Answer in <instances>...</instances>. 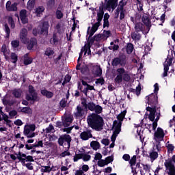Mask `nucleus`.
I'll list each match as a JSON object with an SVG mask.
<instances>
[{
	"instance_id": "obj_1",
	"label": "nucleus",
	"mask_w": 175,
	"mask_h": 175,
	"mask_svg": "<svg viewBox=\"0 0 175 175\" xmlns=\"http://www.w3.org/2000/svg\"><path fill=\"white\" fill-rule=\"evenodd\" d=\"M122 66L119 68H117L116 72L117 76L115 78L116 83H122V81L126 82H129L131 81V75L129 73V71L125 70L124 66L126 64V56L124 55L123 56H120V57H114L111 62V65L113 67H116L117 66Z\"/></svg>"
},
{
	"instance_id": "obj_2",
	"label": "nucleus",
	"mask_w": 175,
	"mask_h": 175,
	"mask_svg": "<svg viewBox=\"0 0 175 175\" xmlns=\"http://www.w3.org/2000/svg\"><path fill=\"white\" fill-rule=\"evenodd\" d=\"M87 122L88 126L91 127V129H93V130H96V131L103 130L96 111L92 112V113H90V115L88 116Z\"/></svg>"
},
{
	"instance_id": "obj_3",
	"label": "nucleus",
	"mask_w": 175,
	"mask_h": 175,
	"mask_svg": "<svg viewBox=\"0 0 175 175\" xmlns=\"http://www.w3.org/2000/svg\"><path fill=\"white\" fill-rule=\"evenodd\" d=\"M90 111H94L96 112L98 120L101 126V128L103 129V126L105 124V120L103 116L100 115V113H102L103 111V107H101V105H100L99 104H95V103H93V101H91V103L90 104Z\"/></svg>"
},
{
	"instance_id": "obj_4",
	"label": "nucleus",
	"mask_w": 175,
	"mask_h": 175,
	"mask_svg": "<svg viewBox=\"0 0 175 175\" xmlns=\"http://www.w3.org/2000/svg\"><path fill=\"white\" fill-rule=\"evenodd\" d=\"M165 170L167 171L168 175H175V154L172 157L166 159L164 162Z\"/></svg>"
},
{
	"instance_id": "obj_5",
	"label": "nucleus",
	"mask_w": 175,
	"mask_h": 175,
	"mask_svg": "<svg viewBox=\"0 0 175 175\" xmlns=\"http://www.w3.org/2000/svg\"><path fill=\"white\" fill-rule=\"evenodd\" d=\"M60 146H64V145H68V149L70 148V143L72 142V137L69 134H62L58 138L57 141Z\"/></svg>"
},
{
	"instance_id": "obj_6",
	"label": "nucleus",
	"mask_w": 175,
	"mask_h": 175,
	"mask_svg": "<svg viewBox=\"0 0 175 175\" xmlns=\"http://www.w3.org/2000/svg\"><path fill=\"white\" fill-rule=\"evenodd\" d=\"M26 98L29 101H38V94L33 85H29V93H27Z\"/></svg>"
},
{
	"instance_id": "obj_7",
	"label": "nucleus",
	"mask_w": 175,
	"mask_h": 175,
	"mask_svg": "<svg viewBox=\"0 0 175 175\" xmlns=\"http://www.w3.org/2000/svg\"><path fill=\"white\" fill-rule=\"evenodd\" d=\"M17 158L19 161L21 162L23 165H25L26 161H34L33 156H31V154H28L27 156L26 153H23L22 152H21V150H19L17 154Z\"/></svg>"
},
{
	"instance_id": "obj_8",
	"label": "nucleus",
	"mask_w": 175,
	"mask_h": 175,
	"mask_svg": "<svg viewBox=\"0 0 175 175\" xmlns=\"http://www.w3.org/2000/svg\"><path fill=\"white\" fill-rule=\"evenodd\" d=\"M146 98L148 99L147 103L148 105H150L152 108H155L157 111V105L159 103L157 94H155V93H151L149 96H146Z\"/></svg>"
},
{
	"instance_id": "obj_9",
	"label": "nucleus",
	"mask_w": 175,
	"mask_h": 175,
	"mask_svg": "<svg viewBox=\"0 0 175 175\" xmlns=\"http://www.w3.org/2000/svg\"><path fill=\"white\" fill-rule=\"evenodd\" d=\"M18 3L14 2L12 3V1H10V0H8L5 4L6 11H8V12H15L18 11Z\"/></svg>"
},
{
	"instance_id": "obj_10",
	"label": "nucleus",
	"mask_w": 175,
	"mask_h": 175,
	"mask_svg": "<svg viewBox=\"0 0 175 175\" xmlns=\"http://www.w3.org/2000/svg\"><path fill=\"white\" fill-rule=\"evenodd\" d=\"M92 130L90 129L85 130V131H82L80 133V138L83 141H87L90 138H92Z\"/></svg>"
},
{
	"instance_id": "obj_11",
	"label": "nucleus",
	"mask_w": 175,
	"mask_h": 175,
	"mask_svg": "<svg viewBox=\"0 0 175 175\" xmlns=\"http://www.w3.org/2000/svg\"><path fill=\"white\" fill-rule=\"evenodd\" d=\"M118 5V0H109L108 1H107L106 10H107L108 11H111V8L112 11H114Z\"/></svg>"
},
{
	"instance_id": "obj_12",
	"label": "nucleus",
	"mask_w": 175,
	"mask_h": 175,
	"mask_svg": "<svg viewBox=\"0 0 175 175\" xmlns=\"http://www.w3.org/2000/svg\"><path fill=\"white\" fill-rule=\"evenodd\" d=\"M50 27V23L49 21H44L42 23V26L40 27V34H49V29Z\"/></svg>"
},
{
	"instance_id": "obj_13",
	"label": "nucleus",
	"mask_w": 175,
	"mask_h": 175,
	"mask_svg": "<svg viewBox=\"0 0 175 175\" xmlns=\"http://www.w3.org/2000/svg\"><path fill=\"white\" fill-rule=\"evenodd\" d=\"M154 137L158 138L159 139H160V141L163 139L165 137V132L163 129H162L161 127H157V130L154 131Z\"/></svg>"
},
{
	"instance_id": "obj_14",
	"label": "nucleus",
	"mask_w": 175,
	"mask_h": 175,
	"mask_svg": "<svg viewBox=\"0 0 175 175\" xmlns=\"http://www.w3.org/2000/svg\"><path fill=\"white\" fill-rule=\"evenodd\" d=\"M27 36H28V30L27 29L23 28L21 29L20 33V39L24 44L27 42Z\"/></svg>"
},
{
	"instance_id": "obj_15",
	"label": "nucleus",
	"mask_w": 175,
	"mask_h": 175,
	"mask_svg": "<svg viewBox=\"0 0 175 175\" xmlns=\"http://www.w3.org/2000/svg\"><path fill=\"white\" fill-rule=\"evenodd\" d=\"M146 111H149L150 113L148 116V118L150 120L154 122V120L155 119V115H156V108H152L151 106L146 107Z\"/></svg>"
},
{
	"instance_id": "obj_16",
	"label": "nucleus",
	"mask_w": 175,
	"mask_h": 175,
	"mask_svg": "<svg viewBox=\"0 0 175 175\" xmlns=\"http://www.w3.org/2000/svg\"><path fill=\"white\" fill-rule=\"evenodd\" d=\"M85 113L84 108H83L80 105L77 106L76 112L74 113V115L76 118H83Z\"/></svg>"
},
{
	"instance_id": "obj_17",
	"label": "nucleus",
	"mask_w": 175,
	"mask_h": 175,
	"mask_svg": "<svg viewBox=\"0 0 175 175\" xmlns=\"http://www.w3.org/2000/svg\"><path fill=\"white\" fill-rule=\"evenodd\" d=\"M37 44H38L37 38H30V40H29V41H27V49L31 51V49H33V46Z\"/></svg>"
},
{
	"instance_id": "obj_18",
	"label": "nucleus",
	"mask_w": 175,
	"mask_h": 175,
	"mask_svg": "<svg viewBox=\"0 0 175 175\" xmlns=\"http://www.w3.org/2000/svg\"><path fill=\"white\" fill-rule=\"evenodd\" d=\"M23 133L27 137V138H32V137H35L36 135V133L34 132L30 133V124L24 127Z\"/></svg>"
},
{
	"instance_id": "obj_19",
	"label": "nucleus",
	"mask_w": 175,
	"mask_h": 175,
	"mask_svg": "<svg viewBox=\"0 0 175 175\" xmlns=\"http://www.w3.org/2000/svg\"><path fill=\"white\" fill-rule=\"evenodd\" d=\"M142 22L146 26V28L148 29V31H149L151 29V21L149 18V16H147L145 15V16H142Z\"/></svg>"
},
{
	"instance_id": "obj_20",
	"label": "nucleus",
	"mask_w": 175,
	"mask_h": 175,
	"mask_svg": "<svg viewBox=\"0 0 175 175\" xmlns=\"http://www.w3.org/2000/svg\"><path fill=\"white\" fill-rule=\"evenodd\" d=\"M81 105L83 107L84 111H85V109H90V111H91L90 104L92 101H90L89 103H88L87 98H85V97H81Z\"/></svg>"
},
{
	"instance_id": "obj_21",
	"label": "nucleus",
	"mask_w": 175,
	"mask_h": 175,
	"mask_svg": "<svg viewBox=\"0 0 175 175\" xmlns=\"http://www.w3.org/2000/svg\"><path fill=\"white\" fill-rule=\"evenodd\" d=\"M40 92L41 94H42V96H45L47 98H52L54 96V93L50 90H47V89H41Z\"/></svg>"
},
{
	"instance_id": "obj_22",
	"label": "nucleus",
	"mask_w": 175,
	"mask_h": 175,
	"mask_svg": "<svg viewBox=\"0 0 175 175\" xmlns=\"http://www.w3.org/2000/svg\"><path fill=\"white\" fill-rule=\"evenodd\" d=\"M49 42L52 45H57L58 42H59V38H58L57 33H53V37L50 38Z\"/></svg>"
},
{
	"instance_id": "obj_23",
	"label": "nucleus",
	"mask_w": 175,
	"mask_h": 175,
	"mask_svg": "<svg viewBox=\"0 0 175 175\" xmlns=\"http://www.w3.org/2000/svg\"><path fill=\"white\" fill-rule=\"evenodd\" d=\"M126 110L122 111L119 115L117 116V119L120 124V129H122V122L126 116Z\"/></svg>"
},
{
	"instance_id": "obj_24",
	"label": "nucleus",
	"mask_w": 175,
	"mask_h": 175,
	"mask_svg": "<svg viewBox=\"0 0 175 175\" xmlns=\"http://www.w3.org/2000/svg\"><path fill=\"white\" fill-rule=\"evenodd\" d=\"M131 38H133L134 41H140L142 38V34H140V33H139L137 30H135V31L131 33Z\"/></svg>"
},
{
	"instance_id": "obj_25",
	"label": "nucleus",
	"mask_w": 175,
	"mask_h": 175,
	"mask_svg": "<svg viewBox=\"0 0 175 175\" xmlns=\"http://www.w3.org/2000/svg\"><path fill=\"white\" fill-rule=\"evenodd\" d=\"M113 124L115 126L114 134H116V135H118V134H120L122 129L120 121L118 122V120H114Z\"/></svg>"
},
{
	"instance_id": "obj_26",
	"label": "nucleus",
	"mask_w": 175,
	"mask_h": 175,
	"mask_svg": "<svg viewBox=\"0 0 175 175\" xmlns=\"http://www.w3.org/2000/svg\"><path fill=\"white\" fill-rule=\"evenodd\" d=\"M134 29L135 30H137L138 33H139V31H144L145 26L142 22H137L135 23Z\"/></svg>"
},
{
	"instance_id": "obj_27",
	"label": "nucleus",
	"mask_w": 175,
	"mask_h": 175,
	"mask_svg": "<svg viewBox=\"0 0 175 175\" xmlns=\"http://www.w3.org/2000/svg\"><path fill=\"white\" fill-rule=\"evenodd\" d=\"M55 53L54 48H51V46H48L44 51V55L48 56V57L53 56Z\"/></svg>"
},
{
	"instance_id": "obj_28",
	"label": "nucleus",
	"mask_w": 175,
	"mask_h": 175,
	"mask_svg": "<svg viewBox=\"0 0 175 175\" xmlns=\"http://www.w3.org/2000/svg\"><path fill=\"white\" fill-rule=\"evenodd\" d=\"M93 69H95L94 74L96 77H101L103 74V70L100 66H92Z\"/></svg>"
},
{
	"instance_id": "obj_29",
	"label": "nucleus",
	"mask_w": 175,
	"mask_h": 175,
	"mask_svg": "<svg viewBox=\"0 0 175 175\" xmlns=\"http://www.w3.org/2000/svg\"><path fill=\"white\" fill-rule=\"evenodd\" d=\"M22 90L21 89H13L12 91V95L16 98H21L22 96Z\"/></svg>"
},
{
	"instance_id": "obj_30",
	"label": "nucleus",
	"mask_w": 175,
	"mask_h": 175,
	"mask_svg": "<svg viewBox=\"0 0 175 175\" xmlns=\"http://www.w3.org/2000/svg\"><path fill=\"white\" fill-rule=\"evenodd\" d=\"M135 46L132 42H128L126 46V51L129 55H131L133 52Z\"/></svg>"
},
{
	"instance_id": "obj_31",
	"label": "nucleus",
	"mask_w": 175,
	"mask_h": 175,
	"mask_svg": "<svg viewBox=\"0 0 175 175\" xmlns=\"http://www.w3.org/2000/svg\"><path fill=\"white\" fill-rule=\"evenodd\" d=\"M149 157L150 158V161L153 162L154 160H156V159L159 157L158 152H156L155 150H152V152H149Z\"/></svg>"
},
{
	"instance_id": "obj_32",
	"label": "nucleus",
	"mask_w": 175,
	"mask_h": 175,
	"mask_svg": "<svg viewBox=\"0 0 175 175\" xmlns=\"http://www.w3.org/2000/svg\"><path fill=\"white\" fill-rule=\"evenodd\" d=\"M90 146L94 149V150H97L100 148V144L98 141H92L90 142Z\"/></svg>"
},
{
	"instance_id": "obj_33",
	"label": "nucleus",
	"mask_w": 175,
	"mask_h": 175,
	"mask_svg": "<svg viewBox=\"0 0 175 175\" xmlns=\"http://www.w3.org/2000/svg\"><path fill=\"white\" fill-rule=\"evenodd\" d=\"M36 5V0H29L27 4V10H33Z\"/></svg>"
},
{
	"instance_id": "obj_34",
	"label": "nucleus",
	"mask_w": 175,
	"mask_h": 175,
	"mask_svg": "<svg viewBox=\"0 0 175 175\" xmlns=\"http://www.w3.org/2000/svg\"><path fill=\"white\" fill-rule=\"evenodd\" d=\"M10 59L12 60V62L16 64L18 60V56L16 53L12 52L10 55Z\"/></svg>"
},
{
	"instance_id": "obj_35",
	"label": "nucleus",
	"mask_w": 175,
	"mask_h": 175,
	"mask_svg": "<svg viewBox=\"0 0 175 175\" xmlns=\"http://www.w3.org/2000/svg\"><path fill=\"white\" fill-rule=\"evenodd\" d=\"M96 21H98V27H100V26H101L102 25V21H103L100 11V8H99V10L97 12Z\"/></svg>"
},
{
	"instance_id": "obj_36",
	"label": "nucleus",
	"mask_w": 175,
	"mask_h": 175,
	"mask_svg": "<svg viewBox=\"0 0 175 175\" xmlns=\"http://www.w3.org/2000/svg\"><path fill=\"white\" fill-rule=\"evenodd\" d=\"M21 112H24V113H32L33 111L30 107H23L21 109Z\"/></svg>"
},
{
	"instance_id": "obj_37",
	"label": "nucleus",
	"mask_w": 175,
	"mask_h": 175,
	"mask_svg": "<svg viewBox=\"0 0 175 175\" xmlns=\"http://www.w3.org/2000/svg\"><path fill=\"white\" fill-rule=\"evenodd\" d=\"M100 14H101V16H102V20L103 19V16L105 15V10L106 9V7H105V4L103 3V1H101L100 6ZM107 10V9H106Z\"/></svg>"
},
{
	"instance_id": "obj_38",
	"label": "nucleus",
	"mask_w": 175,
	"mask_h": 175,
	"mask_svg": "<svg viewBox=\"0 0 175 175\" xmlns=\"http://www.w3.org/2000/svg\"><path fill=\"white\" fill-rule=\"evenodd\" d=\"M4 28H5V32L6 33V38H10V28L9 27V25L8 23H5L4 25Z\"/></svg>"
},
{
	"instance_id": "obj_39",
	"label": "nucleus",
	"mask_w": 175,
	"mask_h": 175,
	"mask_svg": "<svg viewBox=\"0 0 175 175\" xmlns=\"http://www.w3.org/2000/svg\"><path fill=\"white\" fill-rule=\"evenodd\" d=\"M136 161H137V156H136V154H134L131 157V159H130V161H129L130 165L131 166L132 168H133V165H135Z\"/></svg>"
},
{
	"instance_id": "obj_40",
	"label": "nucleus",
	"mask_w": 175,
	"mask_h": 175,
	"mask_svg": "<svg viewBox=\"0 0 175 175\" xmlns=\"http://www.w3.org/2000/svg\"><path fill=\"white\" fill-rule=\"evenodd\" d=\"M33 58L29 57L28 55L27 59H24L23 63L25 66H28L29 64H31V63H33Z\"/></svg>"
},
{
	"instance_id": "obj_41",
	"label": "nucleus",
	"mask_w": 175,
	"mask_h": 175,
	"mask_svg": "<svg viewBox=\"0 0 175 175\" xmlns=\"http://www.w3.org/2000/svg\"><path fill=\"white\" fill-rule=\"evenodd\" d=\"M57 19H62L64 18V12L61 10H57L55 12Z\"/></svg>"
},
{
	"instance_id": "obj_42",
	"label": "nucleus",
	"mask_w": 175,
	"mask_h": 175,
	"mask_svg": "<svg viewBox=\"0 0 175 175\" xmlns=\"http://www.w3.org/2000/svg\"><path fill=\"white\" fill-rule=\"evenodd\" d=\"M11 45L12 48H18L20 46V41L18 40H13L11 42Z\"/></svg>"
},
{
	"instance_id": "obj_43",
	"label": "nucleus",
	"mask_w": 175,
	"mask_h": 175,
	"mask_svg": "<svg viewBox=\"0 0 175 175\" xmlns=\"http://www.w3.org/2000/svg\"><path fill=\"white\" fill-rule=\"evenodd\" d=\"M112 161H113V154H111V156H107V157H105V165H107L108 164H109V163H111Z\"/></svg>"
},
{
	"instance_id": "obj_44",
	"label": "nucleus",
	"mask_w": 175,
	"mask_h": 175,
	"mask_svg": "<svg viewBox=\"0 0 175 175\" xmlns=\"http://www.w3.org/2000/svg\"><path fill=\"white\" fill-rule=\"evenodd\" d=\"M44 7H43V5H40L39 7H38L36 9V14H42V12H44Z\"/></svg>"
},
{
	"instance_id": "obj_45",
	"label": "nucleus",
	"mask_w": 175,
	"mask_h": 175,
	"mask_svg": "<svg viewBox=\"0 0 175 175\" xmlns=\"http://www.w3.org/2000/svg\"><path fill=\"white\" fill-rule=\"evenodd\" d=\"M80 159H83V153H76L73 157L74 161H78Z\"/></svg>"
},
{
	"instance_id": "obj_46",
	"label": "nucleus",
	"mask_w": 175,
	"mask_h": 175,
	"mask_svg": "<svg viewBox=\"0 0 175 175\" xmlns=\"http://www.w3.org/2000/svg\"><path fill=\"white\" fill-rule=\"evenodd\" d=\"M82 159L83 161H89L91 159V154H88V153H83Z\"/></svg>"
},
{
	"instance_id": "obj_47",
	"label": "nucleus",
	"mask_w": 175,
	"mask_h": 175,
	"mask_svg": "<svg viewBox=\"0 0 175 175\" xmlns=\"http://www.w3.org/2000/svg\"><path fill=\"white\" fill-rule=\"evenodd\" d=\"M98 165L99 167H105L106 165V159H100L99 161H98Z\"/></svg>"
},
{
	"instance_id": "obj_48",
	"label": "nucleus",
	"mask_w": 175,
	"mask_h": 175,
	"mask_svg": "<svg viewBox=\"0 0 175 175\" xmlns=\"http://www.w3.org/2000/svg\"><path fill=\"white\" fill-rule=\"evenodd\" d=\"M71 153L70 152H69V149H68L66 150H64V152H62V153H60V156L61 157H65V156H70Z\"/></svg>"
},
{
	"instance_id": "obj_49",
	"label": "nucleus",
	"mask_w": 175,
	"mask_h": 175,
	"mask_svg": "<svg viewBox=\"0 0 175 175\" xmlns=\"http://www.w3.org/2000/svg\"><path fill=\"white\" fill-rule=\"evenodd\" d=\"M126 4L127 1L124 2V0H121L119 3L120 10H124V8L125 7V5H126Z\"/></svg>"
},
{
	"instance_id": "obj_50",
	"label": "nucleus",
	"mask_w": 175,
	"mask_h": 175,
	"mask_svg": "<svg viewBox=\"0 0 175 175\" xmlns=\"http://www.w3.org/2000/svg\"><path fill=\"white\" fill-rule=\"evenodd\" d=\"M46 4L48 7L52 8L55 4V0H49Z\"/></svg>"
},
{
	"instance_id": "obj_51",
	"label": "nucleus",
	"mask_w": 175,
	"mask_h": 175,
	"mask_svg": "<svg viewBox=\"0 0 175 175\" xmlns=\"http://www.w3.org/2000/svg\"><path fill=\"white\" fill-rule=\"evenodd\" d=\"M8 23L10 24L12 29L15 28L16 25H15V22H14L13 18H9Z\"/></svg>"
},
{
	"instance_id": "obj_52",
	"label": "nucleus",
	"mask_w": 175,
	"mask_h": 175,
	"mask_svg": "<svg viewBox=\"0 0 175 175\" xmlns=\"http://www.w3.org/2000/svg\"><path fill=\"white\" fill-rule=\"evenodd\" d=\"M103 32L105 37H107V38H108L109 37H111L112 36L111 30H104Z\"/></svg>"
},
{
	"instance_id": "obj_53",
	"label": "nucleus",
	"mask_w": 175,
	"mask_h": 175,
	"mask_svg": "<svg viewBox=\"0 0 175 175\" xmlns=\"http://www.w3.org/2000/svg\"><path fill=\"white\" fill-rule=\"evenodd\" d=\"M105 82V81L104 78L101 77L100 78H98L96 81V84L100 83V85H104Z\"/></svg>"
},
{
	"instance_id": "obj_54",
	"label": "nucleus",
	"mask_w": 175,
	"mask_h": 175,
	"mask_svg": "<svg viewBox=\"0 0 175 175\" xmlns=\"http://www.w3.org/2000/svg\"><path fill=\"white\" fill-rule=\"evenodd\" d=\"M102 157L103 154H101V153H100L99 152H96V153L95 154L94 160H98L99 161L100 159H102Z\"/></svg>"
},
{
	"instance_id": "obj_55",
	"label": "nucleus",
	"mask_w": 175,
	"mask_h": 175,
	"mask_svg": "<svg viewBox=\"0 0 175 175\" xmlns=\"http://www.w3.org/2000/svg\"><path fill=\"white\" fill-rule=\"evenodd\" d=\"M16 115H18V112H17V111H16V109H12V111H10V112H9V116L11 118L16 116Z\"/></svg>"
},
{
	"instance_id": "obj_56",
	"label": "nucleus",
	"mask_w": 175,
	"mask_h": 175,
	"mask_svg": "<svg viewBox=\"0 0 175 175\" xmlns=\"http://www.w3.org/2000/svg\"><path fill=\"white\" fill-rule=\"evenodd\" d=\"M110 23L109 21L106 20V18L104 17L103 19V28L105 29V27H109Z\"/></svg>"
},
{
	"instance_id": "obj_57",
	"label": "nucleus",
	"mask_w": 175,
	"mask_h": 175,
	"mask_svg": "<svg viewBox=\"0 0 175 175\" xmlns=\"http://www.w3.org/2000/svg\"><path fill=\"white\" fill-rule=\"evenodd\" d=\"M119 48H120V46H119L118 44H116L114 43H113V46H109V49H110V50L113 49V51H118L119 49Z\"/></svg>"
},
{
	"instance_id": "obj_58",
	"label": "nucleus",
	"mask_w": 175,
	"mask_h": 175,
	"mask_svg": "<svg viewBox=\"0 0 175 175\" xmlns=\"http://www.w3.org/2000/svg\"><path fill=\"white\" fill-rule=\"evenodd\" d=\"M88 71V66H82V67L81 68V72L82 74H85V72H87Z\"/></svg>"
},
{
	"instance_id": "obj_59",
	"label": "nucleus",
	"mask_w": 175,
	"mask_h": 175,
	"mask_svg": "<svg viewBox=\"0 0 175 175\" xmlns=\"http://www.w3.org/2000/svg\"><path fill=\"white\" fill-rule=\"evenodd\" d=\"M25 11H26V10H21V11L20 12V18H21L22 23L24 21V16H25Z\"/></svg>"
},
{
	"instance_id": "obj_60",
	"label": "nucleus",
	"mask_w": 175,
	"mask_h": 175,
	"mask_svg": "<svg viewBox=\"0 0 175 175\" xmlns=\"http://www.w3.org/2000/svg\"><path fill=\"white\" fill-rule=\"evenodd\" d=\"M28 22H29V19H28L27 16V10H25L23 23L24 25H25L26 23H28Z\"/></svg>"
},
{
	"instance_id": "obj_61",
	"label": "nucleus",
	"mask_w": 175,
	"mask_h": 175,
	"mask_svg": "<svg viewBox=\"0 0 175 175\" xmlns=\"http://www.w3.org/2000/svg\"><path fill=\"white\" fill-rule=\"evenodd\" d=\"M102 144H103L104 145H109L110 144V141L108 138H103L101 141Z\"/></svg>"
},
{
	"instance_id": "obj_62",
	"label": "nucleus",
	"mask_w": 175,
	"mask_h": 175,
	"mask_svg": "<svg viewBox=\"0 0 175 175\" xmlns=\"http://www.w3.org/2000/svg\"><path fill=\"white\" fill-rule=\"evenodd\" d=\"M123 159L124 160H126V161H130V159H131V156L128 153H124V154H123Z\"/></svg>"
},
{
	"instance_id": "obj_63",
	"label": "nucleus",
	"mask_w": 175,
	"mask_h": 175,
	"mask_svg": "<svg viewBox=\"0 0 175 175\" xmlns=\"http://www.w3.org/2000/svg\"><path fill=\"white\" fill-rule=\"evenodd\" d=\"M154 94H157L158 96V92L159 90V83H154Z\"/></svg>"
},
{
	"instance_id": "obj_64",
	"label": "nucleus",
	"mask_w": 175,
	"mask_h": 175,
	"mask_svg": "<svg viewBox=\"0 0 175 175\" xmlns=\"http://www.w3.org/2000/svg\"><path fill=\"white\" fill-rule=\"evenodd\" d=\"M174 149V145H173L172 144H168L167 145L168 152H173Z\"/></svg>"
}]
</instances>
